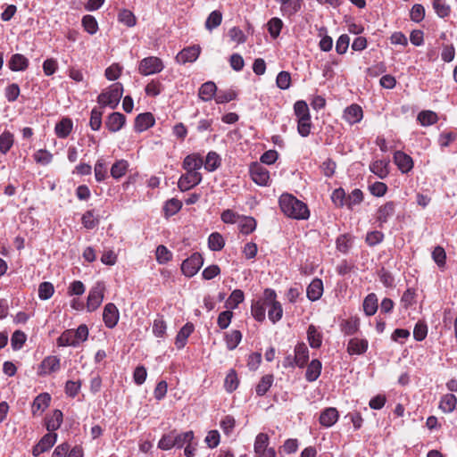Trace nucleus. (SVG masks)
I'll return each mask as SVG.
<instances>
[{
  "instance_id": "nucleus-1",
  "label": "nucleus",
  "mask_w": 457,
  "mask_h": 457,
  "mask_svg": "<svg viewBox=\"0 0 457 457\" xmlns=\"http://www.w3.org/2000/svg\"><path fill=\"white\" fill-rule=\"evenodd\" d=\"M282 212L295 220H307L310 217L308 206L291 194H282L278 200Z\"/></svg>"
},
{
  "instance_id": "nucleus-2",
  "label": "nucleus",
  "mask_w": 457,
  "mask_h": 457,
  "mask_svg": "<svg viewBox=\"0 0 457 457\" xmlns=\"http://www.w3.org/2000/svg\"><path fill=\"white\" fill-rule=\"evenodd\" d=\"M123 87L120 83H114L109 88L102 92L98 97L97 102L103 106H109L114 109L122 96Z\"/></svg>"
},
{
  "instance_id": "nucleus-3",
  "label": "nucleus",
  "mask_w": 457,
  "mask_h": 457,
  "mask_svg": "<svg viewBox=\"0 0 457 457\" xmlns=\"http://www.w3.org/2000/svg\"><path fill=\"white\" fill-rule=\"evenodd\" d=\"M164 69L163 62L156 56H148L139 62L138 72L143 76L160 73Z\"/></svg>"
},
{
  "instance_id": "nucleus-4",
  "label": "nucleus",
  "mask_w": 457,
  "mask_h": 457,
  "mask_svg": "<svg viewBox=\"0 0 457 457\" xmlns=\"http://www.w3.org/2000/svg\"><path fill=\"white\" fill-rule=\"evenodd\" d=\"M105 286L104 282H96L90 289L87 301V309L88 312L96 311L104 300Z\"/></svg>"
},
{
  "instance_id": "nucleus-5",
  "label": "nucleus",
  "mask_w": 457,
  "mask_h": 457,
  "mask_svg": "<svg viewBox=\"0 0 457 457\" xmlns=\"http://www.w3.org/2000/svg\"><path fill=\"white\" fill-rule=\"evenodd\" d=\"M203 263L204 259L202 255L199 253H194L182 262L181 271L185 276L191 278L198 272Z\"/></svg>"
},
{
  "instance_id": "nucleus-6",
  "label": "nucleus",
  "mask_w": 457,
  "mask_h": 457,
  "mask_svg": "<svg viewBox=\"0 0 457 457\" xmlns=\"http://www.w3.org/2000/svg\"><path fill=\"white\" fill-rule=\"evenodd\" d=\"M202 181V175L196 170L187 171L186 174L180 176L178 181V187L181 191H187L197 186Z\"/></svg>"
},
{
  "instance_id": "nucleus-7",
  "label": "nucleus",
  "mask_w": 457,
  "mask_h": 457,
  "mask_svg": "<svg viewBox=\"0 0 457 457\" xmlns=\"http://www.w3.org/2000/svg\"><path fill=\"white\" fill-rule=\"evenodd\" d=\"M60 368V358L55 355H49L46 357L38 366L37 375L40 377L47 376L58 371Z\"/></svg>"
},
{
  "instance_id": "nucleus-8",
  "label": "nucleus",
  "mask_w": 457,
  "mask_h": 457,
  "mask_svg": "<svg viewBox=\"0 0 457 457\" xmlns=\"http://www.w3.org/2000/svg\"><path fill=\"white\" fill-rule=\"evenodd\" d=\"M250 175L254 183L259 186H268L270 182L269 170L259 163H253L250 166Z\"/></svg>"
},
{
  "instance_id": "nucleus-9",
  "label": "nucleus",
  "mask_w": 457,
  "mask_h": 457,
  "mask_svg": "<svg viewBox=\"0 0 457 457\" xmlns=\"http://www.w3.org/2000/svg\"><path fill=\"white\" fill-rule=\"evenodd\" d=\"M120 319V312L116 305L112 303H107L103 312V320L108 328H113Z\"/></svg>"
},
{
  "instance_id": "nucleus-10",
  "label": "nucleus",
  "mask_w": 457,
  "mask_h": 457,
  "mask_svg": "<svg viewBox=\"0 0 457 457\" xmlns=\"http://www.w3.org/2000/svg\"><path fill=\"white\" fill-rule=\"evenodd\" d=\"M201 48L199 46H192L181 50L176 56L178 62L185 64L187 62H194L199 57Z\"/></svg>"
},
{
  "instance_id": "nucleus-11",
  "label": "nucleus",
  "mask_w": 457,
  "mask_h": 457,
  "mask_svg": "<svg viewBox=\"0 0 457 457\" xmlns=\"http://www.w3.org/2000/svg\"><path fill=\"white\" fill-rule=\"evenodd\" d=\"M303 0H287L279 4V11L283 17L291 18L302 8Z\"/></svg>"
},
{
  "instance_id": "nucleus-12",
  "label": "nucleus",
  "mask_w": 457,
  "mask_h": 457,
  "mask_svg": "<svg viewBox=\"0 0 457 457\" xmlns=\"http://www.w3.org/2000/svg\"><path fill=\"white\" fill-rule=\"evenodd\" d=\"M56 434H46L40 441L33 447L32 454L38 456L41 453L48 451L56 442Z\"/></svg>"
},
{
  "instance_id": "nucleus-13",
  "label": "nucleus",
  "mask_w": 457,
  "mask_h": 457,
  "mask_svg": "<svg viewBox=\"0 0 457 457\" xmlns=\"http://www.w3.org/2000/svg\"><path fill=\"white\" fill-rule=\"evenodd\" d=\"M363 112L360 105L353 104L346 107L344 112V119L351 125L356 124L361 120Z\"/></svg>"
},
{
  "instance_id": "nucleus-14",
  "label": "nucleus",
  "mask_w": 457,
  "mask_h": 457,
  "mask_svg": "<svg viewBox=\"0 0 457 457\" xmlns=\"http://www.w3.org/2000/svg\"><path fill=\"white\" fill-rule=\"evenodd\" d=\"M154 117L151 112L140 113L135 120L134 129L137 132H143L154 125Z\"/></svg>"
},
{
  "instance_id": "nucleus-15",
  "label": "nucleus",
  "mask_w": 457,
  "mask_h": 457,
  "mask_svg": "<svg viewBox=\"0 0 457 457\" xmlns=\"http://www.w3.org/2000/svg\"><path fill=\"white\" fill-rule=\"evenodd\" d=\"M394 161L403 173L409 172L413 167L411 157L402 151H396L395 153Z\"/></svg>"
},
{
  "instance_id": "nucleus-16",
  "label": "nucleus",
  "mask_w": 457,
  "mask_h": 457,
  "mask_svg": "<svg viewBox=\"0 0 457 457\" xmlns=\"http://www.w3.org/2000/svg\"><path fill=\"white\" fill-rule=\"evenodd\" d=\"M126 117L120 112L111 113L106 120L105 126L111 132H117L125 125Z\"/></svg>"
},
{
  "instance_id": "nucleus-17",
  "label": "nucleus",
  "mask_w": 457,
  "mask_h": 457,
  "mask_svg": "<svg viewBox=\"0 0 457 457\" xmlns=\"http://www.w3.org/2000/svg\"><path fill=\"white\" fill-rule=\"evenodd\" d=\"M395 212V204L393 201L386 202L378 209L376 219L380 224L386 223L394 216Z\"/></svg>"
},
{
  "instance_id": "nucleus-18",
  "label": "nucleus",
  "mask_w": 457,
  "mask_h": 457,
  "mask_svg": "<svg viewBox=\"0 0 457 457\" xmlns=\"http://www.w3.org/2000/svg\"><path fill=\"white\" fill-rule=\"evenodd\" d=\"M369 342L364 338L353 337L347 344V353L349 354H362L368 350Z\"/></svg>"
},
{
  "instance_id": "nucleus-19",
  "label": "nucleus",
  "mask_w": 457,
  "mask_h": 457,
  "mask_svg": "<svg viewBox=\"0 0 457 457\" xmlns=\"http://www.w3.org/2000/svg\"><path fill=\"white\" fill-rule=\"evenodd\" d=\"M51 396L48 393H42L38 395L32 403V413L34 416L39 415L45 411L49 406Z\"/></svg>"
},
{
  "instance_id": "nucleus-20",
  "label": "nucleus",
  "mask_w": 457,
  "mask_h": 457,
  "mask_svg": "<svg viewBox=\"0 0 457 457\" xmlns=\"http://www.w3.org/2000/svg\"><path fill=\"white\" fill-rule=\"evenodd\" d=\"M338 411L334 407L326 408L320 416V423L326 428L333 426L338 420Z\"/></svg>"
},
{
  "instance_id": "nucleus-21",
  "label": "nucleus",
  "mask_w": 457,
  "mask_h": 457,
  "mask_svg": "<svg viewBox=\"0 0 457 457\" xmlns=\"http://www.w3.org/2000/svg\"><path fill=\"white\" fill-rule=\"evenodd\" d=\"M309 360V350L304 343H298L295 347L294 362L303 368Z\"/></svg>"
},
{
  "instance_id": "nucleus-22",
  "label": "nucleus",
  "mask_w": 457,
  "mask_h": 457,
  "mask_svg": "<svg viewBox=\"0 0 457 457\" xmlns=\"http://www.w3.org/2000/svg\"><path fill=\"white\" fill-rule=\"evenodd\" d=\"M323 293V283L321 279H313L307 287V297L309 300L314 302L319 300Z\"/></svg>"
},
{
  "instance_id": "nucleus-23",
  "label": "nucleus",
  "mask_w": 457,
  "mask_h": 457,
  "mask_svg": "<svg viewBox=\"0 0 457 457\" xmlns=\"http://www.w3.org/2000/svg\"><path fill=\"white\" fill-rule=\"evenodd\" d=\"M193 331H194V325L189 322L186 323L180 328V330L179 331V333L176 337V340H175V345L178 349H182L186 345L187 338L193 333Z\"/></svg>"
},
{
  "instance_id": "nucleus-24",
  "label": "nucleus",
  "mask_w": 457,
  "mask_h": 457,
  "mask_svg": "<svg viewBox=\"0 0 457 457\" xmlns=\"http://www.w3.org/2000/svg\"><path fill=\"white\" fill-rule=\"evenodd\" d=\"M217 91V87L214 82L207 81L204 83L198 91L199 98L204 102L211 101Z\"/></svg>"
},
{
  "instance_id": "nucleus-25",
  "label": "nucleus",
  "mask_w": 457,
  "mask_h": 457,
  "mask_svg": "<svg viewBox=\"0 0 457 457\" xmlns=\"http://www.w3.org/2000/svg\"><path fill=\"white\" fill-rule=\"evenodd\" d=\"M389 162L386 160H377L370 163V170L379 179H385L389 174Z\"/></svg>"
},
{
  "instance_id": "nucleus-26",
  "label": "nucleus",
  "mask_w": 457,
  "mask_h": 457,
  "mask_svg": "<svg viewBox=\"0 0 457 457\" xmlns=\"http://www.w3.org/2000/svg\"><path fill=\"white\" fill-rule=\"evenodd\" d=\"M8 65L12 71H22L28 68L29 60L23 54H15L12 55Z\"/></svg>"
},
{
  "instance_id": "nucleus-27",
  "label": "nucleus",
  "mask_w": 457,
  "mask_h": 457,
  "mask_svg": "<svg viewBox=\"0 0 457 457\" xmlns=\"http://www.w3.org/2000/svg\"><path fill=\"white\" fill-rule=\"evenodd\" d=\"M203 159L199 154H188L185 157L183 161V169L186 170L187 171H198V170H200L201 167L203 166Z\"/></svg>"
},
{
  "instance_id": "nucleus-28",
  "label": "nucleus",
  "mask_w": 457,
  "mask_h": 457,
  "mask_svg": "<svg viewBox=\"0 0 457 457\" xmlns=\"http://www.w3.org/2000/svg\"><path fill=\"white\" fill-rule=\"evenodd\" d=\"M307 340L312 348H320L322 344V334L318 328L311 324L307 329Z\"/></svg>"
},
{
  "instance_id": "nucleus-29",
  "label": "nucleus",
  "mask_w": 457,
  "mask_h": 457,
  "mask_svg": "<svg viewBox=\"0 0 457 457\" xmlns=\"http://www.w3.org/2000/svg\"><path fill=\"white\" fill-rule=\"evenodd\" d=\"M322 364L321 362L314 359L312 360L307 367L305 372V378L309 382H313L318 379L321 372Z\"/></svg>"
},
{
  "instance_id": "nucleus-30",
  "label": "nucleus",
  "mask_w": 457,
  "mask_h": 457,
  "mask_svg": "<svg viewBox=\"0 0 457 457\" xmlns=\"http://www.w3.org/2000/svg\"><path fill=\"white\" fill-rule=\"evenodd\" d=\"M72 129V121L69 118H63L59 121L54 128L55 134L60 138L67 137Z\"/></svg>"
},
{
  "instance_id": "nucleus-31",
  "label": "nucleus",
  "mask_w": 457,
  "mask_h": 457,
  "mask_svg": "<svg viewBox=\"0 0 457 457\" xmlns=\"http://www.w3.org/2000/svg\"><path fill=\"white\" fill-rule=\"evenodd\" d=\"M378 310V298L374 293L369 294L363 301V311L367 316H372Z\"/></svg>"
},
{
  "instance_id": "nucleus-32",
  "label": "nucleus",
  "mask_w": 457,
  "mask_h": 457,
  "mask_svg": "<svg viewBox=\"0 0 457 457\" xmlns=\"http://www.w3.org/2000/svg\"><path fill=\"white\" fill-rule=\"evenodd\" d=\"M457 404V398L453 394L444 395L440 401L439 408L445 413L452 412Z\"/></svg>"
},
{
  "instance_id": "nucleus-33",
  "label": "nucleus",
  "mask_w": 457,
  "mask_h": 457,
  "mask_svg": "<svg viewBox=\"0 0 457 457\" xmlns=\"http://www.w3.org/2000/svg\"><path fill=\"white\" fill-rule=\"evenodd\" d=\"M220 156L216 152L211 151L206 155L204 169L208 171H214L220 166Z\"/></svg>"
},
{
  "instance_id": "nucleus-34",
  "label": "nucleus",
  "mask_w": 457,
  "mask_h": 457,
  "mask_svg": "<svg viewBox=\"0 0 457 457\" xmlns=\"http://www.w3.org/2000/svg\"><path fill=\"white\" fill-rule=\"evenodd\" d=\"M62 423V412L60 410H54L52 416L46 419V426L48 431L58 429Z\"/></svg>"
},
{
  "instance_id": "nucleus-35",
  "label": "nucleus",
  "mask_w": 457,
  "mask_h": 457,
  "mask_svg": "<svg viewBox=\"0 0 457 457\" xmlns=\"http://www.w3.org/2000/svg\"><path fill=\"white\" fill-rule=\"evenodd\" d=\"M273 381H274L273 375L267 374V375L263 376L255 387L256 394L259 396L264 395L269 391L270 386H272Z\"/></svg>"
},
{
  "instance_id": "nucleus-36",
  "label": "nucleus",
  "mask_w": 457,
  "mask_h": 457,
  "mask_svg": "<svg viewBox=\"0 0 457 457\" xmlns=\"http://www.w3.org/2000/svg\"><path fill=\"white\" fill-rule=\"evenodd\" d=\"M269 320L275 324L281 320L283 316V308L279 302H273L272 304L267 305Z\"/></svg>"
},
{
  "instance_id": "nucleus-37",
  "label": "nucleus",
  "mask_w": 457,
  "mask_h": 457,
  "mask_svg": "<svg viewBox=\"0 0 457 457\" xmlns=\"http://www.w3.org/2000/svg\"><path fill=\"white\" fill-rule=\"evenodd\" d=\"M242 340V333L239 330H231L225 334V341L228 350H234Z\"/></svg>"
},
{
  "instance_id": "nucleus-38",
  "label": "nucleus",
  "mask_w": 457,
  "mask_h": 457,
  "mask_svg": "<svg viewBox=\"0 0 457 457\" xmlns=\"http://www.w3.org/2000/svg\"><path fill=\"white\" fill-rule=\"evenodd\" d=\"M193 439L194 432L191 430L179 434L174 431V447L182 448L185 445L191 444Z\"/></svg>"
},
{
  "instance_id": "nucleus-39",
  "label": "nucleus",
  "mask_w": 457,
  "mask_h": 457,
  "mask_svg": "<svg viewBox=\"0 0 457 457\" xmlns=\"http://www.w3.org/2000/svg\"><path fill=\"white\" fill-rule=\"evenodd\" d=\"M360 326L358 318H350L345 320L341 324V330L345 335L350 336L355 334Z\"/></svg>"
},
{
  "instance_id": "nucleus-40",
  "label": "nucleus",
  "mask_w": 457,
  "mask_h": 457,
  "mask_svg": "<svg viewBox=\"0 0 457 457\" xmlns=\"http://www.w3.org/2000/svg\"><path fill=\"white\" fill-rule=\"evenodd\" d=\"M244 292L240 289H235L227 299L225 307L228 309H236L240 303L244 301Z\"/></svg>"
},
{
  "instance_id": "nucleus-41",
  "label": "nucleus",
  "mask_w": 457,
  "mask_h": 457,
  "mask_svg": "<svg viewBox=\"0 0 457 457\" xmlns=\"http://www.w3.org/2000/svg\"><path fill=\"white\" fill-rule=\"evenodd\" d=\"M59 346H77L78 339H75L73 330H65L57 339Z\"/></svg>"
},
{
  "instance_id": "nucleus-42",
  "label": "nucleus",
  "mask_w": 457,
  "mask_h": 457,
  "mask_svg": "<svg viewBox=\"0 0 457 457\" xmlns=\"http://www.w3.org/2000/svg\"><path fill=\"white\" fill-rule=\"evenodd\" d=\"M266 307L267 306L262 302V300H258L252 303L251 312L257 321L261 322L265 320Z\"/></svg>"
},
{
  "instance_id": "nucleus-43",
  "label": "nucleus",
  "mask_w": 457,
  "mask_h": 457,
  "mask_svg": "<svg viewBox=\"0 0 457 457\" xmlns=\"http://www.w3.org/2000/svg\"><path fill=\"white\" fill-rule=\"evenodd\" d=\"M267 27L270 37L275 39L279 36L283 28V21L278 17H273L268 21Z\"/></svg>"
},
{
  "instance_id": "nucleus-44",
  "label": "nucleus",
  "mask_w": 457,
  "mask_h": 457,
  "mask_svg": "<svg viewBox=\"0 0 457 457\" xmlns=\"http://www.w3.org/2000/svg\"><path fill=\"white\" fill-rule=\"evenodd\" d=\"M129 167V163L125 160H119L112 164L111 168V175L114 179H120L125 175Z\"/></svg>"
},
{
  "instance_id": "nucleus-45",
  "label": "nucleus",
  "mask_w": 457,
  "mask_h": 457,
  "mask_svg": "<svg viewBox=\"0 0 457 457\" xmlns=\"http://www.w3.org/2000/svg\"><path fill=\"white\" fill-rule=\"evenodd\" d=\"M224 239L220 233L214 232L209 236L208 245L211 250L220 251L224 247Z\"/></svg>"
},
{
  "instance_id": "nucleus-46",
  "label": "nucleus",
  "mask_w": 457,
  "mask_h": 457,
  "mask_svg": "<svg viewBox=\"0 0 457 457\" xmlns=\"http://www.w3.org/2000/svg\"><path fill=\"white\" fill-rule=\"evenodd\" d=\"M256 228V220L253 217H243L239 221V230L241 233L248 235Z\"/></svg>"
},
{
  "instance_id": "nucleus-47",
  "label": "nucleus",
  "mask_w": 457,
  "mask_h": 457,
  "mask_svg": "<svg viewBox=\"0 0 457 457\" xmlns=\"http://www.w3.org/2000/svg\"><path fill=\"white\" fill-rule=\"evenodd\" d=\"M13 145V135L9 131H4L0 135V152L5 154Z\"/></svg>"
},
{
  "instance_id": "nucleus-48",
  "label": "nucleus",
  "mask_w": 457,
  "mask_h": 457,
  "mask_svg": "<svg viewBox=\"0 0 457 457\" xmlns=\"http://www.w3.org/2000/svg\"><path fill=\"white\" fill-rule=\"evenodd\" d=\"M118 20L127 27H134L137 23V19L134 13L127 9H123L119 12Z\"/></svg>"
},
{
  "instance_id": "nucleus-49",
  "label": "nucleus",
  "mask_w": 457,
  "mask_h": 457,
  "mask_svg": "<svg viewBox=\"0 0 457 457\" xmlns=\"http://www.w3.org/2000/svg\"><path fill=\"white\" fill-rule=\"evenodd\" d=\"M269 447V436L265 433H260L256 436L253 449L256 455Z\"/></svg>"
},
{
  "instance_id": "nucleus-50",
  "label": "nucleus",
  "mask_w": 457,
  "mask_h": 457,
  "mask_svg": "<svg viewBox=\"0 0 457 457\" xmlns=\"http://www.w3.org/2000/svg\"><path fill=\"white\" fill-rule=\"evenodd\" d=\"M418 120L422 126L433 125L437 121V115L432 111H422L418 114Z\"/></svg>"
},
{
  "instance_id": "nucleus-51",
  "label": "nucleus",
  "mask_w": 457,
  "mask_h": 457,
  "mask_svg": "<svg viewBox=\"0 0 457 457\" xmlns=\"http://www.w3.org/2000/svg\"><path fill=\"white\" fill-rule=\"evenodd\" d=\"M224 386L227 392L232 393L238 386V378L234 370H229L224 381Z\"/></svg>"
},
{
  "instance_id": "nucleus-52",
  "label": "nucleus",
  "mask_w": 457,
  "mask_h": 457,
  "mask_svg": "<svg viewBox=\"0 0 457 457\" xmlns=\"http://www.w3.org/2000/svg\"><path fill=\"white\" fill-rule=\"evenodd\" d=\"M222 21V14L219 11H213L212 12L205 21V28L208 30H212L213 29L217 28L220 25Z\"/></svg>"
},
{
  "instance_id": "nucleus-53",
  "label": "nucleus",
  "mask_w": 457,
  "mask_h": 457,
  "mask_svg": "<svg viewBox=\"0 0 457 457\" xmlns=\"http://www.w3.org/2000/svg\"><path fill=\"white\" fill-rule=\"evenodd\" d=\"M81 222L87 229H93L98 225L99 220L95 216L94 211L90 210L82 215Z\"/></svg>"
},
{
  "instance_id": "nucleus-54",
  "label": "nucleus",
  "mask_w": 457,
  "mask_h": 457,
  "mask_svg": "<svg viewBox=\"0 0 457 457\" xmlns=\"http://www.w3.org/2000/svg\"><path fill=\"white\" fill-rule=\"evenodd\" d=\"M181 208H182L181 201H179L176 198H171L165 203L163 209H164L166 215L171 216V215L176 214L178 212H179Z\"/></svg>"
},
{
  "instance_id": "nucleus-55",
  "label": "nucleus",
  "mask_w": 457,
  "mask_h": 457,
  "mask_svg": "<svg viewBox=\"0 0 457 457\" xmlns=\"http://www.w3.org/2000/svg\"><path fill=\"white\" fill-rule=\"evenodd\" d=\"M433 8L441 18H445L450 14V5H448L445 0H434Z\"/></svg>"
},
{
  "instance_id": "nucleus-56",
  "label": "nucleus",
  "mask_w": 457,
  "mask_h": 457,
  "mask_svg": "<svg viewBox=\"0 0 457 457\" xmlns=\"http://www.w3.org/2000/svg\"><path fill=\"white\" fill-rule=\"evenodd\" d=\"M54 293V287L50 282H43L38 287V297L41 300H48Z\"/></svg>"
},
{
  "instance_id": "nucleus-57",
  "label": "nucleus",
  "mask_w": 457,
  "mask_h": 457,
  "mask_svg": "<svg viewBox=\"0 0 457 457\" xmlns=\"http://www.w3.org/2000/svg\"><path fill=\"white\" fill-rule=\"evenodd\" d=\"M294 111L297 119L310 118L309 107L306 102L300 100L295 102Z\"/></svg>"
},
{
  "instance_id": "nucleus-58",
  "label": "nucleus",
  "mask_w": 457,
  "mask_h": 457,
  "mask_svg": "<svg viewBox=\"0 0 457 457\" xmlns=\"http://www.w3.org/2000/svg\"><path fill=\"white\" fill-rule=\"evenodd\" d=\"M103 112L97 108H93L91 111L89 125L93 130H98L102 125Z\"/></svg>"
},
{
  "instance_id": "nucleus-59",
  "label": "nucleus",
  "mask_w": 457,
  "mask_h": 457,
  "mask_svg": "<svg viewBox=\"0 0 457 457\" xmlns=\"http://www.w3.org/2000/svg\"><path fill=\"white\" fill-rule=\"evenodd\" d=\"M26 335L21 330H16L12 336L11 345L13 350H20L26 342Z\"/></svg>"
},
{
  "instance_id": "nucleus-60",
  "label": "nucleus",
  "mask_w": 457,
  "mask_h": 457,
  "mask_svg": "<svg viewBox=\"0 0 457 457\" xmlns=\"http://www.w3.org/2000/svg\"><path fill=\"white\" fill-rule=\"evenodd\" d=\"M82 25L87 32L93 35L96 33L98 25L96 20L91 15H85L82 19Z\"/></svg>"
},
{
  "instance_id": "nucleus-61",
  "label": "nucleus",
  "mask_w": 457,
  "mask_h": 457,
  "mask_svg": "<svg viewBox=\"0 0 457 457\" xmlns=\"http://www.w3.org/2000/svg\"><path fill=\"white\" fill-rule=\"evenodd\" d=\"M276 84L278 87L282 90L288 89L291 85V76L287 71H280L276 79Z\"/></svg>"
},
{
  "instance_id": "nucleus-62",
  "label": "nucleus",
  "mask_w": 457,
  "mask_h": 457,
  "mask_svg": "<svg viewBox=\"0 0 457 457\" xmlns=\"http://www.w3.org/2000/svg\"><path fill=\"white\" fill-rule=\"evenodd\" d=\"M107 176L106 164L103 159L97 160L95 164V177L96 181L101 182L104 180Z\"/></svg>"
},
{
  "instance_id": "nucleus-63",
  "label": "nucleus",
  "mask_w": 457,
  "mask_h": 457,
  "mask_svg": "<svg viewBox=\"0 0 457 457\" xmlns=\"http://www.w3.org/2000/svg\"><path fill=\"white\" fill-rule=\"evenodd\" d=\"M34 159L42 165L49 164L53 160V154L47 150L40 149L34 154Z\"/></svg>"
},
{
  "instance_id": "nucleus-64",
  "label": "nucleus",
  "mask_w": 457,
  "mask_h": 457,
  "mask_svg": "<svg viewBox=\"0 0 457 457\" xmlns=\"http://www.w3.org/2000/svg\"><path fill=\"white\" fill-rule=\"evenodd\" d=\"M172 257V253L168 248L162 245L156 248V260L159 263L164 264L168 262Z\"/></svg>"
}]
</instances>
